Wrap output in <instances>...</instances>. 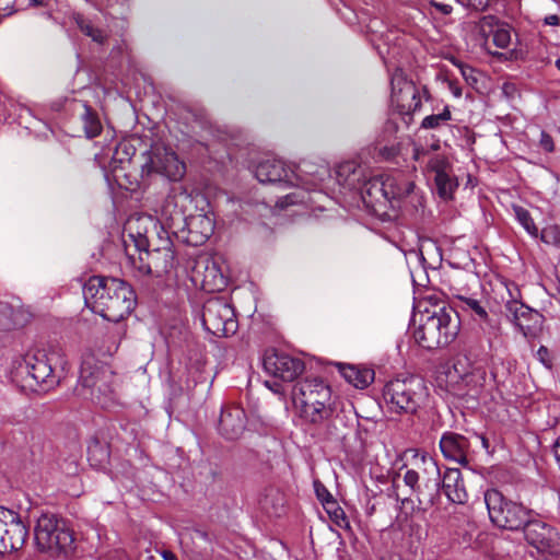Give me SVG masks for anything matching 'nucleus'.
<instances>
[{
    "instance_id": "obj_46",
    "label": "nucleus",
    "mask_w": 560,
    "mask_h": 560,
    "mask_svg": "<svg viewBox=\"0 0 560 560\" xmlns=\"http://www.w3.org/2000/svg\"><path fill=\"white\" fill-rule=\"evenodd\" d=\"M539 145L544 151L549 153L555 150L553 140L546 131L540 132Z\"/></svg>"
},
{
    "instance_id": "obj_30",
    "label": "nucleus",
    "mask_w": 560,
    "mask_h": 560,
    "mask_svg": "<svg viewBox=\"0 0 560 560\" xmlns=\"http://www.w3.org/2000/svg\"><path fill=\"white\" fill-rule=\"evenodd\" d=\"M342 377L357 388H366L374 381V371L365 366L338 364Z\"/></svg>"
},
{
    "instance_id": "obj_47",
    "label": "nucleus",
    "mask_w": 560,
    "mask_h": 560,
    "mask_svg": "<svg viewBox=\"0 0 560 560\" xmlns=\"http://www.w3.org/2000/svg\"><path fill=\"white\" fill-rule=\"evenodd\" d=\"M314 488L316 495L320 502H324L327 499H330L332 495L330 492L326 489L324 485H322L319 481L314 482Z\"/></svg>"
},
{
    "instance_id": "obj_4",
    "label": "nucleus",
    "mask_w": 560,
    "mask_h": 560,
    "mask_svg": "<svg viewBox=\"0 0 560 560\" xmlns=\"http://www.w3.org/2000/svg\"><path fill=\"white\" fill-rule=\"evenodd\" d=\"M66 365L67 361L60 349L28 352L24 357L28 387L36 392H49L59 384Z\"/></svg>"
},
{
    "instance_id": "obj_7",
    "label": "nucleus",
    "mask_w": 560,
    "mask_h": 560,
    "mask_svg": "<svg viewBox=\"0 0 560 560\" xmlns=\"http://www.w3.org/2000/svg\"><path fill=\"white\" fill-rule=\"evenodd\" d=\"M130 237L135 242L138 256L128 254V258L141 276H150L153 278H161L170 273L175 267V254L172 249L171 242H166L163 247L148 249V240L141 235L135 238L132 234Z\"/></svg>"
},
{
    "instance_id": "obj_8",
    "label": "nucleus",
    "mask_w": 560,
    "mask_h": 560,
    "mask_svg": "<svg viewBox=\"0 0 560 560\" xmlns=\"http://www.w3.org/2000/svg\"><path fill=\"white\" fill-rule=\"evenodd\" d=\"M483 500L490 521L500 528L518 530L533 515V510L505 498L497 489H488L483 494Z\"/></svg>"
},
{
    "instance_id": "obj_58",
    "label": "nucleus",
    "mask_w": 560,
    "mask_h": 560,
    "mask_svg": "<svg viewBox=\"0 0 560 560\" xmlns=\"http://www.w3.org/2000/svg\"><path fill=\"white\" fill-rule=\"evenodd\" d=\"M5 508L0 505V524L2 523V515L4 514Z\"/></svg>"
},
{
    "instance_id": "obj_34",
    "label": "nucleus",
    "mask_w": 560,
    "mask_h": 560,
    "mask_svg": "<svg viewBox=\"0 0 560 560\" xmlns=\"http://www.w3.org/2000/svg\"><path fill=\"white\" fill-rule=\"evenodd\" d=\"M82 107L83 113L81 114V119L85 136L90 139L97 137L102 131V124L97 114L86 103H84Z\"/></svg>"
},
{
    "instance_id": "obj_40",
    "label": "nucleus",
    "mask_w": 560,
    "mask_h": 560,
    "mask_svg": "<svg viewBox=\"0 0 560 560\" xmlns=\"http://www.w3.org/2000/svg\"><path fill=\"white\" fill-rule=\"evenodd\" d=\"M16 326L13 308L8 303L0 302V330H11Z\"/></svg>"
},
{
    "instance_id": "obj_3",
    "label": "nucleus",
    "mask_w": 560,
    "mask_h": 560,
    "mask_svg": "<svg viewBox=\"0 0 560 560\" xmlns=\"http://www.w3.org/2000/svg\"><path fill=\"white\" fill-rule=\"evenodd\" d=\"M114 380V372L108 365L86 355L81 363L75 393L102 408H108L116 400Z\"/></svg>"
},
{
    "instance_id": "obj_48",
    "label": "nucleus",
    "mask_w": 560,
    "mask_h": 560,
    "mask_svg": "<svg viewBox=\"0 0 560 560\" xmlns=\"http://www.w3.org/2000/svg\"><path fill=\"white\" fill-rule=\"evenodd\" d=\"M541 241L547 244H550V243L556 244L559 241V237H558L557 233L555 232V230H544L541 233Z\"/></svg>"
},
{
    "instance_id": "obj_51",
    "label": "nucleus",
    "mask_w": 560,
    "mask_h": 560,
    "mask_svg": "<svg viewBox=\"0 0 560 560\" xmlns=\"http://www.w3.org/2000/svg\"><path fill=\"white\" fill-rule=\"evenodd\" d=\"M434 7L443 14H450L453 10L452 5L445 3H434Z\"/></svg>"
},
{
    "instance_id": "obj_35",
    "label": "nucleus",
    "mask_w": 560,
    "mask_h": 560,
    "mask_svg": "<svg viewBox=\"0 0 560 560\" xmlns=\"http://www.w3.org/2000/svg\"><path fill=\"white\" fill-rule=\"evenodd\" d=\"M470 364L469 359L466 355H457L454 359L453 369L448 371L447 377L455 383H459V381L468 374L469 371L475 370Z\"/></svg>"
},
{
    "instance_id": "obj_15",
    "label": "nucleus",
    "mask_w": 560,
    "mask_h": 560,
    "mask_svg": "<svg viewBox=\"0 0 560 560\" xmlns=\"http://www.w3.org/2000/svg\"><path fill=\"white\" fill-rule=\"evenodd\" d=\"M3 534L0 535V553L18 551L23 548L27 537L28 527L19 513L7 509L2 515Z\"/></svg>"
},
{
    "instance_id": "obj_20",
    "label": "nucleus",
    "mask_w": 560,
    "mask_h": 560,
    "mask_svg": "<svg viewBox=\"0 0 560 560\" xmlns=\"http://www.w3.org/2000/svg\"><path fill=\"white\" fill-rule=\"evenodd\" d=\"M194 273V281H199L203 290L222 291L226 285L225 277L210 258L198 260Z\"/></svg>"
},
{
    "instance_id": "obj_21",
    "label": "nucleus",
    "mask_w": 560,
    "mask_h": 560,
    "mask_svg": "<svg viewBox=\"0 0 560 560\" xmlns=\"http://www.w3.org/2000/svg\"><path fill=\"white\" fill-rule=\"evenodd\" d=\"M505 308L508 316L524 336L532 335L540 324V314L523 303L512 300L505 304Z\"/></svg>"
},
{
    "instance_id": "obj_39",
    "label": "nucleus",
    "mask_w": 560,
    "mask_h": 560,
    "mask_svg": "<svg viewBox=\"0 0 560 560\" xmlns=\"http://www.w3.org/2000/svg\"><path fill=\"white\" fill-rule=\"evenodd\" d=\"M452 114L448 106H445L442 113L435 115H429L421 121V128L423 129H436L440 126L451 120Z\"/></svg>"
},
{
    "instance_id": "obj_60",
    "label": "nucleus",
    "mask_w": 560,
    "mask_h": 560,
    "mask_svg": "<svg viewBox=\"0 0 560 560\" xmlns=\"http://www.w3.org/2000/svg\"><path fill=\"white\" fill-rule=\"evenodd\" d=\"M389 560H401V558L395 556V557H392Z\"/></svg>"
},
{
    "instance_id": "obj_38",
    "label": "nucleus",
    "mask_w": 560,
    "mask_h": 560,
    "mask_svg": "<svg viewBox=\"0 0 560 560\" xmlns=\"http://www.w3.org/2000/svg\"><path fill=\"white\" fill-rule=\"evenodd\" d=\"M429 249L438 250V247L434 243L428 241L422 243L418 249L409 250L407 254L408 262H416L423 269H425L428 266L431 267V264L428 262V259L424 255L425 252H429Z\"/></svg>"
},
{
    "instance_id": "obj_37",
    "label": "nucleus",
    "mask_w": 560,
    "mask_h": 560,
    "mask_svg": "<svg viewBox=\"0 0 560 560\" xmlns=\"http://www.w3.org/2000/svg\"><path fill=\"white\" fill-rule=\"evenodd\" d=\"M513 211L517 222L533 237L538 236V228L536 226L529 211L521 206H513Z\"/></svg>"
},
{
    "instance_id": "obj_54",
    "label": "nucleus",
    "mask_w": 560,
    "mask_h": 560,
    "mask_svg": "<svg viewBox=\"0 0 560 560\" xmlns=\"http://www.w3.org/2000/svg\"><path fill=\"white\" fill-rule=\"evenodd\" d=\"M30 4L33 7H47L48 0H30Z\"/></svg>"
},
{
    "instance_id": "obj_32",
    "label": "nucleus",
    "mask_w": 560,
    "mask_h": 560,
    "mask_svg": "<svg viewBox=\"0 0 560 560\" xmlns=\"http://www.w3.org/2000/svg\"><path fill=\"white\" fill-rule=\"evenodd\" d=\"M74 20H75L78 27L84 35L91 37L92 40L97 44L105 43V40L108 37V34L104 28L98 27L97 25H95V23L92 20L86 19L81 14H78L74 18Z\"/></svg>"
},
{
    "instance_id": "obj_43",
    "label": "nucleus",
    "mask_w": 560,
    "mask_h": 560,
    "mask_svg": "<svg viewBox=\"0 0 560 560\" xmlns=\"http://www.w3.org/2000/svg\"><path fill=\"white\" fill-rule=\"evenodd\" d=\"M536 358L539 362H541L546 368L550 369L552 366V361L550 358V352L547 347L540 346L536 352Z\"/></svg>"
},
{
    "instance_id": "obj_2",
    "label": "nucleus",
    "mask_w": 560,
    "mask_h": 560,
    "mask_svg": "<svg viewBox=\"0 0 560 560\" xmlns=\"http://www.w3.org/2000/svg\"><path fill=\"white\" fill-rule=\"evenodd\" d=\"M292 399L300 417L307 423L318 425L334 416L331 389L322 378L307 377L298 382L292 389Z\"/></svg>"
},
{
    "instance_id": "obj_13",
    "label": "nucleus",
    "mask_w": 560,
    "mask_h": 560,
    "mask_svg": "<svg viewBox=\"0 0 560 560\" xmlns=\"http://www.w3.org/2000/svg\"><path fill=\"white\" fill-rule=\"evenodd\" d=\"M266 373L283 382L294 381L304 370V362L276 349L266 350L262 358Z\"/></svg>"
},
{
    "instance_id": "obj_16",
    "label": "nucleus",
    "mask_w": 560,
    "mask_h": 560,
    "mask_svg": "<svg viewBox=\"0 0 560 560\" xmlns=\"http://www.w3.org/2000/svg\"><path fill=\"white\" fill-rule=\"evenodd\" d=\"M133 141H139V139L120 141L116 145L112 158L113 178L119 187L128 190H135L138 186V182L130 180L129 176L125 173V164H130L137 151Z\"/></svg>"
},
{
    "instance_id": "obj_61",
    "label": "nucleus",
    "mask_w": 560,
    "mask_h": 560,
    "mask_svg": "<svg viewBox=\"0 0 560 560\" xmlns=\"http://www.w3.org/2000/svg\"><path fill=\"white\" fill-rule=\"evenodd\" d=\"M287 199H290V202L293 203L294 201L291 199L290 195H287Z\"/></svg>"
},
{
    "instance_id": "obj_53",
    "label": "nucleus",
    "mask_w": 560,
    "mask_h": 560,
    "mask_svg": "<svg viewBox=\"0 0 560 560\" xmlns=\"http://www.w3.org/2000/svg\"><path fill=\"white\" fill-rule=\"evenodd\" d=\"M161 556L163 557L164 560H177L175 553L172 552L171 550H163L161 552Z\"/></svg>"
},
{
    "instance_id": "obj_56",
    "label": "nucleus",
    "mask_w": 560,
    "mask_h": 560,
    "mask_svg": "<svg viewBox=\"0 0 560 560\" xmlns=\"http://www.w3.org/2000/svg\"><path fill=\"white\" fill-rule=\"evenodd\" d=\"M341 171H343V172H351L352 171L354 173V166H353V164L348 163V164H346V165H343L341 167Z\"/></svg>"
},
{
    "instance_id": "obj_28",
    "label": "nucleus",
    "mask_w": 560,
    "mask_h": 560,
    "mask_svg": "<svg viewBox=\"0 0 560 560\" xmlns=\"http://www.w3.org/2000/svg\"><path fill=\"white\" fill-rule=\"evenodd\" d=\"M361 195L363 201L368 206L375 207L382 206L388 202L386 187H385V175L374 176L368 179L361 187Z\"/></svg>"
},
{
    "instance_id": "obj_17",
    "label": "nucleus",
    "mask_w": 560,
    "mask_h": 560,
    "mask_svg": "<svg viewBox=\"0 0 560 560\" xmlns=\"http://www.w3.org/2000/svg\"><path fill=\"white\" fill-rule=\"evenodd\" d=\"M521 529L524 530L527 542L534 546L537 550L550 553L558 552L557 541L559 537L551 526L541 521L528 517L527 523L524 524Z\"/></svg>"
},
{
    "instance_id": "obj_57",
    "label": "nucleus",
    "mask_w": 560,
    "mask_h": 560,
    "mask_svg": "<svg viewBox=\"0 0 560 560\" xmlns=\"http://www.w3.org/2000/svg\"><path fill=\"white\" fill-rule=\"evenodd\" d=\"M100 447V444L97 441H94L93 442V445H89V454H92L94 452V450Z\"/></svg>"
},
{
    "instance_id": "obj_52",
    "label": "nucleus",
    "mask_w": 560,
    "mask_h": 560,
    "mask_svg": "<svg viewBox=\"0 0 560 560\" xmlns=\"http://www.w3.org/2000/svg\"><path fill=\"white\" fill-rule=\"evenodd\" d=\"M546 25H558L559 24V16L556 14L547 15L544 20Z\"/></svg>"
},
{
    "instance_id": "obj_14",
    "label": "nucleus",
    "mask_w": 560,
    "mask_h": 560,
    "mask_svg": "<svg viewBox=\"0 0 560 560\" xmlns=\"http://www.w3.org/2000/svg\"><path fill=\"white\" fill-rule=\"evenodd\" d=\"M256 178L264 184H275L281 187L301 185V178L287 164L276 158L261 160L255 168Z\"/></svg>"
},
{
    "instance_id": "obj_5",
    "label": "nucleus",
    "mask_w": 560,
    "mask_h": 560,
    "mask_svg": "<svg viewBox=\"0 0 560 560\" xmlns=\"http://www.w3.org/2000/svg\"><path fill=\"white\" fill-rule=\"evenodd\" d=\"M454 311L440 307L438 311L425 310L420 315L419 326L413 331L416 342L427 350L450 345L458 334L459 322Z\"/></svg>"
},
{
    "instance_id": "obj_29",
    "label": "nucleus",
    "mask_w": 560,
    "mask_h": 560,
    "mask_svg": "<svg viewBox=\"0 0 560 560\" xmlns=\"http://www.w3.org/2000/svg\"><path fill=\"white\" fill-rule=\"evenodd\" d=\"M385 187L388 202L400 200L413 191L415 184L405 174L385 175Z\"/></svg>"
},
{
    "instance_id": "obj_23",
    "label": "nucleus",
    "mask_w": 560,
    "mask_h": 560,
    "mask_svg": "<svg viewBox=\"0 0 560 560\" xmlns=\"http://www.w3.org/2000/svg\"><path fill=\"white\" fill-rule=\"evenodd\" d=\"M413 467L420 471V479L427 490L440 494L441 475L436 462L425 453L413 451Z\"/></svg>"
},
{
    "instance_id": "obj_10",
    "label": "nucleus",
    "mask_w": 560,
    "mask_h": 560,
    "mask_svg": "<svg viewBox=\"0 0 560 560\" xmlns=\"http://www.w3.org/2000/svg\"><path fill=\"white\" fill-rule=\"evenodd\" d=\"M390 86L392 105L408 127L413 120V114L422 107V94L428 97V91L425 88L421 91L399 68L390 77Z\"/></svg>"
},
{
    "instance_id": "obj_36",
    "label": "nucleus",
    "mask_w": 560,
    "mask_h": 560,
    "mask_svg": "<svg viewBox=\"0 0 560 560\" xmlns=\"http://www.w3.org/2000/svg\"><path fill=\"white\" fill-rule=\"evenodd\" d=\"M460 307L464 311L471 312V314L479 320H487L488 313L485 307L480 304V301L470 296L458 295Z\"/></svg>"
},
{
    "instance_id": "obj_1",
    "label": "nucleus",
    "mask_w": 560,
    "mask_h": 560,
    "mask_svg": "<svg viewBox=\"0 0 560 560\" xmlns=\"http://www.w3.org/2000/svg\"><path fill=\"white\" fill-rule=\"evenodd\" d=\"M88 307L104 319L118 323L131 314L137 296L132 287L118 278L93 276L83 285Z\"/></svg>"
},
{
    "instance_id": "obj_42",
    "label": "nucleus",
    "mask_w": 560,
    "mask_h": 560,
    "mask_svg": "<svg viewBox=\"0 0 560 560\" xmlns=\"http://www.w3.org/2000/svg\"><path fill=\"white\" fill-rule=\"evenodd\" d=\"M493 44L499 48H506L511 43V33L506 28H497L492 36Z\"/></svg>"
},
{
    "instance_id": "obj_24",
    "label": "nucleus",
    "mask_w": 560,
    "mask_h": 560,
    "mask_svg": "<svg viewBox=\"0 0 560 560\" xmlns=\"http://www.w3.org/2000/svg\"><path fill=\"white\" fill-rule=\"evenodd\" d=\"M441 490L447 500L455 504H464L468 499L462 472L457 468H447L444 471L440 483Z\"/></svg>"
},
{
    "instance_id": "obj_22",
    "label": "nucleus",
    "mask_w": 560,
    "mask_h": 560,
    "mask_svg": "<svg viewBox=\"0 0 560 560\" xmlns=\"http://www.w3.org/2000/svg\"><path fill=\"white\" fill-rule=\"evenodd\" d=\"M245 411L234 405L224 406L219 419V432L228 440H235L245 430Z\"/></svg>"
},
{
    "instance_id": "obj_9",
    "label": "nucleus",
    "mask_w": 560,
    "mask_h": 560,
    "mask_svg": "<svg viewBox=\"0 0 560 560\" xmlns=\"http://www.w3.org/2000/svg\"><path fill=\"white\" fill-rule=\"evenodd\" d=\"M141 177L162 176L171 182L180 180L186 173L185 163L171 148L155 143L141 154Z\"/></svg>"
},
{
    "instance_id": "obj_31",
    "label": "nucleus",
    "mask_w": 560,
    "mask_h": 560,
    "mask_svg": "<svg viewBox=\"0 0 560 560\" xmlns=\"http://www.w3.org/2000/svg\"><path fill=\"white\" fill-rule=\"evenodd\" d=\"M485 382L486 372L481 369H475L469 371L468 374H466L457 384L465 389V395L477 397L481 392Z\"/></svg>"
},
{
    "instance_id": "obj_19",
    "label": "nucleus",
    "mask_w": 560,
    "mask_h": 560,
    "mask_svg": "<svg viewBox=\"0 0 560 560\" xmlns=\"http://www.w3.org/2000/svg\"><path fill=\"white\" fill-rule=\"evenodd\" d=\"M182 545L190 560H210L214 551L212 535L200 528L188 529Z\"/></svg>"
},
{
    "instance_id": "obj_12",
    "label": "nucleus",
    "mask_w": 560,
    "mask_h": 560,
    "mask_svg": "<svg viewBox=\"0 0 560 560\" xmlns=\"http://www.w3.org/2000/svg\"><path fill=\"white\" fill-rule=\"evenodd\" d=\"M201 320L205 329L218 337L233 335L237 328L234 311L222 298L209 299L203 304Z\"/></svg>"
},
{
    "instance_id": "obj_27",
    "label": "nucleus",
    "mask_w": 560,
    "mask_h": 560,
    "mask_svg": "<svg viewBox=\"0 0 560 560\" xmlns=\"http://www.w3.org/2000/svg\"><path fill=\"white\" fill-rule=\"evenodd\" d=\"M412 159L418 163L425 161L427 168L435 175L452 171L451 163L445 155L430 153V151L422 145H413Z\"/></svg>"
},
{
    "instance_id": "obj_25",
    "label": "nucleus",
    "mask_w": 560,
    "mask_h": 560,
    "mask_svg": "<svg viewBox=\"0 0 560 560\" xmlns=\"http://www.w3.org/2000/svg\"><path fill=\"white\" fill-rule=\"evenodd\" d=\"M420 471L416 468H407L404 474V482L410 488L411 492L416 495L418 509L427 511L432 508L440 494L432 490L424 488V482H420Z\"/></svg>"
},
{
    "instance_id": "obj_11",
    "label": "nucleus",
    "mask_w": 560,
    "mask_h": 560,
    "mask_svg": "<svg viewBox=\"0 0 560 560\" xmlns=\"http://www.w3.org/2000/svg\"><path fill=\"white\" fill-rule=\"evenodd\" d=\"M34 536L40 551H67L74 541L73 533L67 522L54 514H42L38 517Z\"/></svg>"
},
{
    "instance_id": "obj_33",
    "label": "nucleus",
    "mask_w": 560,
    "mask_h": 560,
    "mask_svg": "<svg viewBox=\"0 0 560 560\" xmlns=\"http://www.w3.org/2000/svg\"><path fill=\"white\" fill-rule=\"evenodd\" d=\"M436 191L441 198L448 200L453 198L455 190L458 187V180L453 175L452 171L434 176Z\"/></svg>"
},
{
    "instance_id": "obj_55",
    "label": "nucleus",
    "mask_w": 560,
    "mask_h": 560,
    "mask_svg": "<svg viewBox=\"0 0 560 560\" xmlns=\"http://www.w3.org/2000/svg\"><path fill=\"white\" fill-rule=\"evenodd\" d=\"M440 147H441V145H440V141H439V140H436L435 142H433V143L430 145V148H427V149L430 151V153H433V152L438 151V150L440 149Z\"/></svg>"
},
{
    "instance_id": "obj_26",
    "label": "nucleus",
    "mask_w": 560,
    "mask_h": 560,
    "mask_svg": "<svg viewBox=\"0 0 560 560\" xmlns=\"http://www.w3.org/2000/svg\"><path fill=\"white\" fill-rule=\"evenodd\" d=\"M468 440L454 432H445L440 440V448L446 459L467 465Z\"/></svg>"
},
{
    "instance_id": "obj_45",
    "label": "nucleus",
    "mask_w": 560,
    "mask_h": 560,
    "mask_svg": "<svg viewBox=\"0 0 560 560\" xmlns=\"http://www.w3.org/2000/svg\"><path fill=\"white\" fill-rule=\"evenodd\" d=\"M490 0H457L458 3L465 7L472 8L478 11H483L489 5Z\"/></svg>"
},
{
    "instance_id": "obj_44",
    "label": "nucleus",
    "mask_w": 560,
    "mask_h": 560,
    "mask_svg": "<svg viewBox=\"0 0 560 560\" xmlns=\"http://www.w3.org/2000/svg\"><path fill=\"white\" fill-rule=\"evenodd\" d=\"M330 517L339 527H349L346 513L341 508L335 509V511L330 514Z\"/></svg>"
},
{
    "instance_id": "obj_6",
    "label": "nucleus",
    "mask_w": 560,
    "mask_h": 560,
    "mask_svg": "<svg viewBox=\"0 0 560 560\" xmlns=\"http://www.w3.org/2000/svg\"><path fill=\"white\" fill-rule=\"evenodd\" d=\"M424 381L415 375L397 377L384 386L383 397L389 409L395 413L415 415L428 398Z\"/></svg>"
},
{
    "instance_id": "obj_59",
    "label": "nucleus",
    "mask_w": 560,
    "mask_h": 560,
    "mask_svg": "<svg viewBox=\"0 0 560 560\" xmlns=\"http://www.w3.org/2000/svg\"><path fill=\"white\" fill-rule=\"evenodd\" d=\"M556 67H557V69L560 71V58H558V59L556 60Z\"/></svg>"
},
{
    "instance_id": "obj_41",
    "label": "nucleus",
    "mask_w": 560,
    "mask_h": 560,
    "mask_svg": "<svg viewBox=\"0 0 560 560\" xmlns=\"http://www.w3.org/2000/svg\"><path fill=\"white\" fill-rule=\"evenodd\" d=\"M451 60H452L453 65L459 69L460 74L463 75L464 80L469 85H475L478 82V79L476 77V71L474 68H471L468 65H465L464 62H462L460 60H458L454 57Z\"/></svg>"
},
{
    "instance_id": "obj_49",
    "label": "nucleus",
    "mask_w": 560,
    "mask_h": 560,
    "mask_svg": "<svg viewBox=\"0 0 560 560\" xmlns=\"http://www.w3.org/2000/svg\"><path fill=\"white\" fill-rule=\"evenodd\" d=\"M322 504L329 515L335 511V509L340 508L332 497L322 502Z\"/></svg>"
},
{
    "instance_id": "obj_50",
    "label": "nucleus",
    "mask_w": 560,
    "mask_h": 560,
    "mask_svg": "<svg viewBox=\"0 0 560 560\" xmlns=\"http://www.w3.org/2000/svg\"><path fill=\"white\" fill-rule=\"evenodd\" d=\"M448 89L455 97L462 96V88L458 85L456 81H448Z\"/></svg>"
},
{
    "instance_id": "obj_18",
    "label": "nucleus",
    "mask_w": 560,
    "mask_h": 560,
    "mask_svg": "<svg viewBox=\"0 0 560 560\" xmlns=\"http://www.w3.org/2000/svg\"><path fill=\"white\" fill-rule=\"evenodd\" d=\"M184 224L180 230L182 240L191 246L202 245L214 231V222L207 214H196L189 218L178 217Z\"/></svg>"
}]
</instances>
